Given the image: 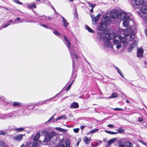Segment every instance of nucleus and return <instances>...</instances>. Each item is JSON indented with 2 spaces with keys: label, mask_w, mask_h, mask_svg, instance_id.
Returning a JSON list of instances; mask_svg holds the SVG:
<instances>
[{
  "label": "nucleus",
  "mask_w": 147,
  "mask_h": 147,
  "mask_svg": "<svg viewBox=\"0 0 147 147\" xmlns=\"http://www.w3.org/2000/svg\"><path fill=\"white\" fill-rule=\"evenodd\" d=\"M111 16L113 18L116 19V18L120 20H123V26L126 27L128 26L129 25V22L130 19L129 16L127 15V14L124 12H121L118 13L117 12H115L114 13H111Z\"/></svg>",
  "instance_id": "nucleus-1"
},
{
  "label": "nucleus",
  "mask_w": 147,
  "mask_h": 147,
  "mask_svg": "<svg viewBox=\"0 0 147 147\" xmlns=\"http://www.w3.org/2000/svg\"><path fill=\"white\" fill-rule=\"evenodd\" d=\"M114 45H116L117 49H120L121 47V43H123V47H126L127 45V39L125 37L119 36H116L114 40Z\"/></svg>",
  "instance_id": "nucleus-2"
},
{
  "label": "nucleus",
  "mask_w": 147,
  "mask_h": 147,
  "mask_svg": "<svg viewBox=\"0 0 147 147\" xmlns=\"http://www.w3.org/2000/svg\"><path fill=\"white\" fill-rule=\"evenodd\" d=\"M111 22L110 18L107 17L104 18L103 21L99 23L98 26V29L99 30L103 31L106 28L107 24H109Z\"/></svg>",
  "instance_id": "nucleus-3"
},
{
  "label": "nucleus",
  "mask_w": 147,
  "mask_h": 147,
  "mask_svg": "<svg viewBox=\"0 0 147 147\" xmlns=\"http://www.w3.org/2000/svg\"><path fill=\"white\" fill-rule=\"evenodd\" d=\"M64 38L65 40L66 41V42H65V44L66 46L68 48V50L70 53V55L72 59L73 60L74 58H75L76 59H77L78 58V56L74 53V51H71V43L68 40L66 36H64Z\"/></svg>",
  "instance_id": "nucleus-4"
},
{
  "label": "nucleus",
  "mask_w": 147,
  "mask_h": 147,
  "mask_svg": "<svg viewBox=\"0 0 147 147\" xmlns=\"http://www.w3.org/2000/svg\"><path fill=\"white\" fill-rule=\"evenodd\" d=\"M112 38L111 34L109 33H107L105 34V37L103 38V40L105 43L107 42V45L108 46H109L111 45V43L109 40L112 39Z\"/></svg>",
  "instance_id": "nucleus-5"
},
{
  "label": "nucleus",
  "mask_w": 147,
  "mask_h": 147,
  "mask_svg": "<svg viewBox=\"0 0 147 147\" xmlns=\"http://www.w3.org/2000/svg\"><path fill=\"white\" fill-rule=\"evenodd\" d=\"M55 132L54 131L52 132L51 133H47L45 137V139L43 141L45 142H47L49 141L53 137L56 135Z\"/></svg>",
  "instance_id": "nucleus-6"
},
{
  "label": "nucleus",
  "mask_w": 147,
  "mask_h": 147,
  "mask_svg": "<svg viewBox=\"0 0 147 147\" xmlns=\"http://www.w3.org/2000/svg\"><path fill=\"white\" fill-rule=\"evenodd\" d=\"M144 50L141 48H139L137 51V56L138 57L140 58H142L143 56V53Z\"/></svg>",
  "instance_id": "nucleus-7"
},
{
  "label": "nucleus",
  "mask_w": 147,
  "mask_h": 147,
  "mask_svg": "<svg viewBox=\"0 0 147 147\" xmlns=\"http://www.w3.org/2000/svg\"><path fill=\"white\" fill-rule=\"evenodd\" d=\"M141 11L142 13L146 14V15L144 16L145 17L146 21L147 22V20L145 16L147 14V6L144 5L142 6L141 9Z\"/></svg>",
  "instance_id": "nucleus-8"
},
{
  "label": "nucleus",
  "mask_w": 147,
  "mask_h": 147,
  "mask_svg": "<svg viewBox=\"0 0 147 147\" xmlns=\"http://www.w3.org/2000/svg\"><path fill=\"white\" fill-rule=\"evenodd\" d=\"M23 135L22 134H18L14 136L13 138L18 141H21L23 138Z\"/></svg>",
  "instance_id": "nucleus-9"
},
{
  "label": "nucleus",
  "mask_w": 147,
  "mask_h": 147,
  "mask_svg": "<svg viewBox=\"0 0 147 147\" xmlns=\"http://www.w3.org/2000/svg\"><path fill=\"white\" fill-rule=\"evenodd\" d=\"M92 18V20L94 21L95 22H97L100 19V14L98 13L95 17H94V15H90Z\"/></svg>",
  "instance_id": "nucleus-10"
},
{
  "label": "nucleus",
  "mask_w": 147,
  "mask_h": 147,
  "mask_svg": "<svg viewBox=\"0 0 147 147\" xmlns=\"http://www.w3.org/2000/svg\"><path fill=\"white\" fill-rule=\"evenodd\" d=\"M136 5H142L144 3V0H132Z\"/></svg>",
  "instance_id": "nucleus-11"
},
{
  "label": "nucleus",
  "mask_w": 147,
  "mask_h": 147,
  "mask_svg": "<svg viewBox=\"0 0 147 147\" xmlns=\"http://www.w3.org/2000/svg\"><path fill=\"white\" fill-rule=\"evenodd\" d=\"M137 46V42L135 41L132 43L131 45V47L129 48L128 52H131L133 50V49L134 47H136Z\"/></svg>",
  "instance_id": "nucleus-12"
},
{
  "label": "nucleus",
  "mask_w": 147,
  "mask_h": 147,
  "mask_svg": "<svg viewBox=\"0 0 147 147\" xmlns=\"http://www.w3.org/2000/svg\"><path fill=\"white\" fill-rule=\"evenodd\" d=\"M79 107V104L78 103L74 102L71 104L69 107L70 108L76 109Z\"/></svg>",
  "instance_id": "nucleus-13"
},
{
  "label": "nucleus",
  "mask_w": 147,
  "mask_h": 147,
  "mask_svg": "<svg viewBox=\"0 0 147 147\" xmlns=\"http://www.w3.org/2000/svg\"><path fill=\"white\" fill-rule=\"evenodd\" d=\"M61 18L62 19L63 26L65 28L67 27L69 23L67 22V20L63 17L61 16Z\"/></svg>",
  "instance_id": "nucleus-14"
},
{
  "label": "nucleus",
  "mask_w": 147,
  "mask_h": 147,
  "mask_svg": "<svg viewBox=\"0 0 147 147\" xmlns=\"http://www.w3.org/2000/svg\"><path fill=\"white\" fill-rule=\"evenodd\" d=\"M83 141L86 144H88L90 142L91 140L90 138H88L87 136H85L83 138Z\"/></svg>",
  "instance_id": "nucleus-15"
},
{
  "label": "nucleus",
  "mask_w": 147,
  "mask_h": 147,
  "mask_svg": "<svg viewBox=\"0 0 147 147\" xmlns=\"http://www.w3.org/2000/svg\"><path fill=\"white\" fill-rule=\"evenodd\" d=\"M116 140V138H112L109 140L107 141V144L106 146V147H107L109 145L113 143Z\"/></svg>",
  "instance_id": "nucleus-16"
},
{
  "label": "nucleus",
  "mask_w": 147,
  "mask_h": 147,
  "mask_svg": "<svg viewBox=\"0 0 147 147\" xmlns=\"http://www.w3.org/2000/svg\"><path fill=\"white\" fill-rule=\"evenodd\" d=\"M125 144V146L127 147H132L133 146V144L129 141H126Z\"/></svg>",
  "instance_id": "nucleus-17"
},
{
  "label": "nucleus",
  "mask_w": 147,
  "mask_h": 147,
  "mask_svg": "<svg viewBox=\"0 0 147 147\" xmlns=\"http://www.w3.org/2000/svg\"><path fill=\"white\" fill-rule=\"evenodd\" d=\"M66 119V116L65 115H63L60 117H58L56 119V121H57L58 120H60L61 119Z\"/></svg>",
  "instance_id": "nucleus-18"
},
{
  "label": "nucleus",
  "mask_w": 147,
  "mask_h": 147,
  "mask_svg": "<svg viewBox=\"0 0 147 147\" xmlns=\"http://www.w3.org/2000/svg\"><path fill=\"white\" fill-rule=\"evenodd\" d=\"M21 103L20 102H14L13 104L12 105L14 107H20L21 105Z\"/></svg>",
  "instance_id": "nucleus-19"
},
{
  "label": "nucleus",
  "mask_w": 147,
  "mask_h": 147,
  "mask_svg": "<svg viewBox=\"0 0 147 147\" xmlns=\"http://www.w3.org/2000/svg\"><path fill=\"white\" fill-rule=\"evenodd\" d=\"M85 28L86 30H87L89 32L93 33L94 32L93 30L87 25H86L85 26Z\"/></svg>",
  "instance_id": "nucleus-20"
},
{
  "label": "nucleus",
  "mask_w": 147,
  "mask_h": 147,
  "mask_svg": "<svg viewBox=\"0 0 147 147\" xmlns=\"http://www.w3.org/2000/svg\"><path fill=\"white\" fill-rule=\"evenodd\" d=\"M118 96V94L115 92H114L112 93L111 96L109 98H116Z\"/></svg>",
  "instance_id": "nucleus-21"
},
{
  "label": "nucleus",
  "mask_w": 147,
  "mask_h": 147,
  "mask_svg": "<svg viewBox=\"0 0 147 147\" xmlns=\"http://www.w3.org/2000/svg\"><path fill=\"white\" fill-rule=\"evenodd\" d=\"M40 136V134L39 133H37L34 138L33 140L35 141H37Z\"/></svg>",
  "instance_id": "nucleus-22"
},
{
  "label": "nucleus",
  "mask_w": 147,
  "mask_h": 147,
  "mask_svg": "<svg viewBox=\"0 0 147 147\" xmlns=\"http://www.w3.org/2000/svg\"><path fill=\"white\" fill-rule=\"evenodd\" d=\"M105 131L107 133L111 135L115 134L118 133L117 132H114L108 130H105Z\"/></svg>",
  "instance_id": "nucleus-23"
},
{
  "label": "nucleus",
  "mask_w": 147,
  "mask_h": 147,
  "mask_svg": "<svg viewBox=\"0 0 147 147\" xmlns=\"http://www.w3.org/2000/svg\"><path fill=\"white\" fill-rule=\"evenodd\" d=\"M0 147H8L5 145V143L3 141H0Z\"/></svg>",
  "instance_id": "nucleus-24"
},
{
  "label": "nucleus",
  "mask_w": 147,
  "mask_h": 147,
  "mask_svg": "<svg viewBox=\"0 0 147 147\" xmlns=\"http://www.w3.org/2000/svg\"><path fill=\"white\" fill-rule=\"evenodd\" d=\"M87 3L88 4L89 6L91 7L92 9H93L95 6V4H92L89 2L87 1Z\"/></svg>",
  "instance_id": "nucleus-25"
},
{
  "label": "nucleus",
  "mask_w": 147,
  "mask_h": 147,
  "mask_svg": "<svg viewBox=\"0 0 147 147\" xmlns=\"http://www.w3.org/2000/svg\"><path fill=\"white\" fill-rule=\"evenodd\" d=\"M65 145L66 147H69L70 146L69 141V139H67L65 141Z\"/></svg>",
  "instance_id": "nucleus-26"
},
{
  "label": "nucleus",
  "mask_w": 147,
  "mask_h": 147,
  "mask_svg": "<svg viewBox=\"0 0 147 147\" xmlns=\"http://www.w3.org/2000/svg\"><path fill=\"white\" fill-rule=\"evenodd\" d=\"M24 129V128L21 127L15 129V131H17V132H19L23 131Z\"/></svg>",
  "instance_id": "nucleus-27"
},
{
  "label": "nucleus",
  "mask_w": 147,
  "mask_h": 147,
  "mask_svg": "<svg viewBox=\"0 0 147 147\" xmlns=\"http://www.w3.org/2000/svg\"><path fill=\"white\" fill-rule=\"evenodd\" d=\"M118 133H123L124 131V130L121 128H119L118 129Z\"/></svg>",
  "instance_id": "nucleus-28"
},
{
  "label": "nucleus",
  "mask_w": 147,
  "mask_h": 147,
  "mask_svg": "<svg viewBox=\"0 0 147 147\" xmlns=\"http://www.w3.org/2000/svg\"><path fill=\"white\" fill-rule=\"evenodd\" d=\"M53 33L55 35L57 36H59L61 35V34L56 30L54 31L53 32Z\"/></svg>",
  "instance_id": "nucleus-29"
},
{
  "label": "nucleus",
  "mask_w": 147,
  "mask_h": 147,
  "mask_svg": "<svg viewBox=\"0 0 147 147\" xmlns=\"http://www.w3.org/2000/svg\"><path fill=\"white\" fill-rule=\"evenodd\" d=\"M135 38V36L134 34H131L129 37V40L130 41H132Z\"/></svg>",
  "instance_id": "nucleus-30"
},
{
  "label": "nucleus",
  "mask_w": 147,
  "mask_h": 147,
  "mask_svg": "<svg viewBox=\"0 0 147 147\" xmlns=\"http://www.w3.org/2000/svg\"><path fill=\"white\" fill-rule=\"evenodd\" d=\"M12 20H10L9 22L8 23L5 24L3 26V28H5L7 27V26L10 25L11 22H12Z\"/></svg>",
  "instance_id": "nucleus-31"
},
{
  "label": "nucleus",
  "mask_w": 147,
  "mask_h": 147,
  "mask_svg": "<svg viewBox=\"0 0 147 147\" xmlns=\"http://www.w3.org/2000/svg\"><path fill=\"white\" fill-rule=\"evenodd\" d=\"M123 34L125 36H127L129 35V32L127 30H125L123 32Z\"/></svg>",
  "instance_id": "nucleus-32"
},
{
  "label": "nucleus",
  "mask_w": 147,
  "mask_h": 147,
  "mask_svg": "<svg viewBox=\"0 0 147 147\" xmlns=\"http://www.w3.org/2000/svg\"><path fill=\"white\" fill-rule=\"evenodd\" d=\"M28 7L30 8H35L36 7V5L34 4H30L28 6Z\"/></svg>",
  "instance_id": "nucleus-33"
},
{
  "label": "nucleus",
  "mask_w": 147,
  "mask_h": 147,
  "mask_svg": "<svg viewBox=\"0 0 147 147\" xmlns=\"http://www.w3.org/2000/svg\"><path fill=\"white\" fill-rule=\"evenodd\" d=\"M98 130L99 129H96L91 130L90 132L91 133L93 134L96 132L98 131Z\"/></svg>",
  "instance_id": "nucleus-34"
},
{
  "label": "nucleus",
  "mask_w": 147,
  "mask_h": 147,
  "mask_svg": "<svg viewBox=\"0 0 147 147\" xmlns=\"http://www.w3.org/2000/svg\"><path fill=\"white\" fill-rule=\"evenodd\" d=\"M74 72H72V76L71 78V79H73V80H72V82H74V81H75V78L76 77H75V76L73 77V76H74Z\"/></svg>",
  "instance_id": "nucleus-35"
},
{
  "label": "nucleus",
  "mask_w": 147,
  "mask_h": 147,
  "mask_svg": "<svg viewBox=\"0 0 147 147\" xmlns=\"http://www.w3.org/2000/svg\"><path fill=\"white\" fill-rule=\"evenodd\" d=\"M118 72L120 74V75L123 77L124 78V75L122 73L121 70L119 69L118 70H117Z\"/></svg>",
  "instance_id": "nucleus-36"
},
{
  "label": "nucleus",
  "mask_w": 147,
  "mask_h": 147,
  "mask_svg": "<svg viewBox=\"0 0 147 147\" xmlns=\"http://www.w3.org/2000/svg\"><path fill=\"white\" fill-rule=\"evenodd\" d=\"M118 72L120 74V75L123 77L124 78V75L122 73L121 70L119 69L118 70H117Z\"/></svg>",
  "instance_id": "nucleus-37"
},
{
  "label": "nucleus",
  "mask_w": 147,
  "mask_h": 147,
  "mask_svg": "<svg viewBox=\"0 0 147 147\" xmlns=\"http://www.w3.org/2000/svg\"><path fill=\"white\" fill-rule=\"evenodd\" d=\"M119 147H125L123 143L122 142H120L119 143Z\"/></svg>",
  "instance_id": "nucleus-38"
},
{
  "label": "nucleus",
  "mask_w": 147,
  "mask_h": 147,
  "mask_svg": "<svg viewBox=\"0 0 147 147\" xmlns=\"http://www.w3.org/2000/svg\"><path fill=\"white\" fill-rule=\"evenodd\" d=\"M38 143L37 142H34L32 147H38Z\"/></svg>",
  "instance_id": "nucleus-39"
},
{
  "label": "nucleus",
  "mask_w": 147,
  "mask_h": 147,
  "mask_svg": "<svg viewBox=\"0 0 147 147\" xmlns=\"http://www.w3.org/2000/svg\"><path fill=\"white\" fill-rule=\"evenodd\" d=\"M113 109L116 111H122L123 110V109H122L118 108H114Z\"/></svg>",
  "instance_id": "nucleus-40"
},
{
  "label": "nucleus",
  "mask_w": 147,
  "mask_h": 147,
  "mask_svg": "<svg viewBox=\"0 0 147 147\" xmlns=\"http://www.w3.org/2000/svg\"><path fill=\"white\" fill-rule=\"evenodd\" d=\"M14 1L18 4L20 5L22 4V3L20 2L19 0H14Z\"/></svg>",
  "instance_id": "nucleus-41"
},
{
  "label": "nucleus",
  "mask_w": 147,
  "mask_h": 147,
  "mask_svg": "<svg viewBox=\"0 0 147 147\" xmlns=\"http://www.w3.org/2000/svg\"><path fill=\"white\" fill-rule=\"evenodd\" d=\"M79 129L78 128L74 129V131L75 133H78L79 132Z\"/></svg>",
  "instance_id": "nucleus-42"
},
{
  "label": "nucleus",
  "mask_w": 147,
  "mask_h": 147,
  "mask_svg": "<svg viewBox=\"0 0 147 147\" xmlns=\"http://www.w3.org/2000/svg\"><path fill=\"white\" fill-rule=\"evenodd\" d=\"M107 127H109L111 128H113L114 127V126L113 125L109 124L107 125Z\"/></svg>",
  "instance_id": "nucleus-43"
},
{
  "label": "nucleus",
  "mask_w": 147,
  "mask_h": 147,
  "mask_svg": "<svg viewBox=\"0 0 147 147\" xmlns=\"http://www.w3.org/2000/svg\"><path fill=\"white\" fill-rule=\"evenodd\" d=\"M56 129L61 131H63V130H64L63 129L59 127H56Z\"/></svg>",
  "instance_id": "nucleus-44"
},
{
  "label": "nucleus",
  "mask_w": 147,
  "mask_h": 147,
  "mask_svg": "<svg viewBox=\"0 0 147 147\" xmlns=\"http://www.w3.org/2000/svg\"><path fill=\"white\" fill-rule=\"evenodd\" d=\"M0 134L2 135H5V133L3 131H0Z\"/></svg>",
  "instance_id": "nucleus-45"
},
{
  "label": "nucleus",
  "mask_w": 147,
  "mask_h": 147,
  "mask_svg": "<svg viewBox=\"0 0 147 147\" xmlns=\"http://www.w3.org/2000/svg\"><path fill=\"white\" fill-rule=\"evenodd\" d=\"M138 120L140 122L143 121V119L141 117H139L138 118Z\"/></svg>",
  "instance_id": "nucleus-46"
},
{
  "label": "nucleus",
  "mask_w": 147,
  "mask_h": 147,
  "mask_svg": "<svg viewBox=\"0 0 147 147\" xmlns=\"http://www.w3.org/2000/svg\"><path fill=\"white\" fill-rule=\"evenodd\" d=\"M40 26L43 27L45 28H48V27L46 25L43 24H42L40 25Z\"/></svg>",
  "instance_id": "nucleus-47"
},
{
  "label": "nucleus",
  "mask_w": 147,
  "mask_h": 147,
  "mask_svg": "<svg viewBox=\"0 0 147 147\" xmlns=\"http://www.w3.org/2000/svg\"><path fill=\"white\" fill-rule=\"evenodd\" d=\"M71 84L69 85L68 87L66 88V90L67 91H68L70 89V88L71 87Z\"/></svg>",
  "instance_id": "nucleus-48"
},
{
  "label": "nucleus",
  "mask_w": 147,
  "mask_h": 147,
  "mask_svg": "<svg viewBox=\"0 0 147 147\" xmlns=\"http://www.w3.org/2000/svg\"><path fill=\"white\" fill-rule=\"evenodd\" d=\"M45 16V20H46L47 19H47H52V18H50V17H46L45 16Z\"/></svg>",
  "instance_id": "nucleus-49"
},
{
  "label": "nucleus",
  "mask_w": 147,
  "mask_h": 147,
  "mask_svg": "<svg viewBox=\"0 0 147 147\" xmlns=\"http://www.w3.org/2000/svg\"><path fill=\"white\" fill-rule=\"evenodd\" d=\"M143 144L145 145L146 146H147V144L144 142L143 141H142L141 142Z\"/></svg>",
  "instance_id": "nucleus-50"
},
{
  "label": "nucleus",
  "mask_w": 147,
  "mask_h": 147,
  "mask_svg": "<svg viewBox=\"0 0 147 147\" xmlns=\"http://www.w3.org/2000/svg\"><path fill=\"white\" fill-rule=\"evenodd\" d=\"M63 144H61L60 145H59L58 146H56V147H63Z\"/></svg>",
  "instance_id": "nucleus-51"
},
{
  "label": "nucleus",
  "mask_w": 147,
  "mask_h": 147,
  "mask_svg": "<svg viewBox=\"0 0 147 147\" xmlns=\"http://www.w3.org/2000/svg\"><path fill=\"white\" fill-rule=\"evenodd\" d=\"M85 127V126L84 125H81L80 126V128L82 129H83Z\"/></svg>",
  "instance_id": "nucleus-52"
},
{
  "label": "nucleus",
  "mask_w": 147,
  "mask_h": 147,
  "mask_svg": "<svg viewBox=\"0 0 147 147\" xmlns=\"http://www.w3.org/2000/svg\"><path fill=\"white\" fill-rule=\"evenodd\" d=\"M80 142V140L78 141L77 142V146H78V145L79 144Z\"/></svg>",
  "instance_id": "nucleus-53"
},
{
  "label": "nucleus",
  "mask_w": 147,
  "mask_h": 147,
  "mask_svg": "<svg viewBox=\"0 0 147 147\" xmlns=\"http://www.w3.org/2000/svg\"><path fill=\"white\" fill-rule=\"evenodd\" d=\"M52 9H53L54 10V11H55V13H57V12H56V11H55V9L54 8V7H53V6H52Z\"/></svg>",
  "instance_id": "nucleus-54"
},
{
  "label": "nucleus",
  "mask_w": 147,
  "mask_h": 147,
  "mask_svg": "<svg viewBox=\"0 0 147 147\" xmlns=\"http://www.w3.org/2000/svg\"><path fill=\"white\" fill-rule=\"evenodd\" d=\"M115 69L117 70H118V69H119L118 68V67H117L116 66H115Z\"/></svg>",
  "instance_id": "nucleus-55"
},
{
  "label": "nucleus",
  "mask_w": 147,
  "mask_h": 147,
  "mask_svg": "<svg viewBox=\"0 0 147 147\" xmlns=\"http://www.w3.org/2000/svg\"><path fill=\"white\" fill-rule=\"evenodd\" d=\"M34 22V23H36V21L35 20H32L31 22Z\"/></svg>",
  "instance_id": "nucleus-56"
},
{
  "label": "nucleus",
  "mask_w": 147,
  "mask_h": 147,
  "mask_svg": "<svg viewBox=\"0 0 147 147\" xmlns=\"http://www.w3.org/2000/svg\"><path fill=\"white\" fill-rule=\"evenodd\" d=\"M79 98H84V97L82 96H80Z\"/></svg>",
  "instance_id": "nucleus-57"
},
{
  "label": "nucleus",
  "mask_w": 147,
  "mask_h": 147,
  "mask_svg": "<svg viewBox=\"0 0 147 147\" xmlns=\"http://www.w3.org/2000/svg\"><path fill=\"white\" fill-rule=\"evenodd\" d=\"M55 115H54L53 116H52L50 118L51 119H53L54 116H55Z\"/></svg>",
  "instance_id": "nucleus-58"
},
{
  "label": "nucleus",
  "mask_w": 147,
  "mask_h": 147,
  "mask_svg": "<svg viewBox=\"0 0 147 147\" xmlns=\"http://www.w3.org/2000/svg\"><path fill=\"white\" fill-rule=\"evenodd\" d=\"M93 9H92H92H91L90 10V12L92 13L93 12Z\"/></svg>",
  "instance_id": "nucleus-59"
},
{
  "label": "nucleus",
  "mask_w": 147,
  "mask_h": 147,
  "mask_svg": "<svg viewBox=\"0 0 147 147\" xmlns=\"http://www.w3.org/2000/svg\"><path fill=\"white\" fill-rule=\"evenodd\" d=\"M52 119H51V118H50L47 121L48 122H49Z\"/></svg>",
  "instance_id": "nucleus-60"
},
{
  "label": "nucleus",
  "mask_w": 147,
  "mask_h": 147,
  "mask_svg": "<svg viewBox=\"0 0 147 147\" xmlns=\"http://www.w3.org/2000/svg\"><path fill=\"white\" fill-rule=\"evenodd\" d=\"M52 119H51V118H50L47 121L48 122H49Z\"/></svg>",
  "instance_id": "nucleus-61"
},
{
  "label": "nucleus",
  "mask_w": 147,
  "mask_h": 147,
  "mask_svg": "<svg viewBox=\"0 0 147 147\" xmlns=\"http://www.w3.org/2000/svg\"><path fill=\"white\" fill-rule=\"evenodd\" d=\"M16 20H20V17H18L16 18Z\"/></svg>",
  "instance_id": "nucleus-62"
},
{
  "label": "nucleus",
  "mask_w": 147,
  "mask_h": 147,
  "mask_svg": "<svg viewBox=\"0 0 147 147\" xmlns=\"http://www.w3.org/2000/svg\"><path fill=\"white\" fill-rule=\"evenodd\" d=\"M126 102L128 103H129V101L128 100H127L126 101Z\"/></svg>",
  "instance_id": "nucleus-63"
},
{
  "label": "nucleus",
  "mask_w": 147,
  "mask_h": 147,
  "mask_svg": "<svg viewBox=\"0 0 147 147\" xmlns=\"http://www.w3.org/2000/svg\"><path fill=\"white\" fill-rule=\"evenodd\" d=\"M20 147H24V144H22L20 146Z\"/></svg>",
  "instance_id": "nucleus-64"
}]
</instances>
